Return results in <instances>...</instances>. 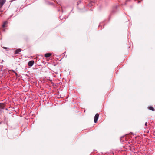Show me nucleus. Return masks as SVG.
<instances>
[{
    "label": "nucleus",
    "instance_id": "1",
    "mask_svg": "<svg viewBox=\"0 0 155 155\" xmlns=\"http://www.w3.org/2000/svg\"><path fill=\"white\" fill-rule=\"evenodd\" d=\"M99 114H98L97 113L96 114V115L94 117V122L95 123H96L99 117Z\"/></svg>",
    "mask_w": 155,
    "mask_h": 155
},
{
    "label": "nucleus",
    "instance_id": "2",
    "mask_svg": "<svg viewBox=\"0 0 155 155\" xmlns=\"http://www.w3.org/2000/svg\"><path fill=\"white\" fill-rule=\"evenodd\" d=\"M6 0H1L0 1V8L2 7L3 5L5 3Z\"/></svg>",
    "mask_w": 155,
    "mask_h": 155
},
{
    "label": "nucleus",
    "instance_id": "3",
    "mask_svg": "<svg viewBox=\"0 0 155 155\" xmlns=\"http://www.w3.org/2000/svg\"><path fill=\"white\" fill-rule=\"evenodd\" d=\"M5 103H0V108L1 109H4L5 107Z\"/></svg>",
    "mask_w": 155,
    "mask_h": 155
},
{
    "label": "nucleus",
    "instance_id": "4",
    "mask_svg": "<svg viewBox=\"0 0 155 155\" xmlns=\"http://www.w3.org/2000/svg\"><path fill=\"white\" fill-rule=\"evenodd\" d=\"M21 51V49L20 48L18 49L15 50V52L14 54H18L19 52H20Z\"/></svg>",
    "mask_w": 155,
    "mask_h": 155
},
{
    "label": "nucleus",
    "instance_id": "5",
    "mask_svg": "<svg viewBox=\"0 0 155 155\" xmlns=\"http://www.w3.org/2000/svg\"><path fill=\"white\" fill-rule=\"evenodd\" d=\"M34 63V61H31L29 62L28 65L29 66L31 67L32 66Z\"/></svg>",
    "mask_w": 155,
    "mask_h": 155
},
{
    "label": "nucleus",
    "instance_id": "6",
    "mask_svg": "<svg viewBox=\"0 0 155 155\" xmlns=\"http://www.w3.org/2000/svg\"><path fill=\"white\" fill-rule=\"evenodd\" d=\"M51 55V54L50 53H46L45 54V56L48 58L50 57Z\"/></svg>",
    "mask_w": 155,
    "mask_h": 155
},
{
    "label": "nucleus",
    "instance_id": "7",
    "mask_svg": "<svg viewBox=\"0 0 155 155\" xmlns=\"http://www.w3.org/2000/svg\"><path fill=\"white\" fill-rule=\"evenodd\" d=\"M8 24V22L7 21H5L2 25V27L3 28H4L5 27L6 25Z\"/></svg>",
    "mask_w": 155,
    "mask_h": 155
},
{
    "label": "nucleus",
    "instance_id": "8",
    "mask_svg": "<svg viewBox=\"0 0 155 155\" xmlns=\"http://www.w3.org/2000/svg\"><path fill=\"white\" fill-rule=\"evenodd\" d=\"M148 108L149 109L153 111H154L155 110L151 106H149L148 107Z\"/></svg>",
    "mask_w": 155,
    "mask_h": 155
},
{
    "label": "nucleus",
    "instance_id": "9",
    "mask_svg": "<svg viewBox=\"0 0 155 155\" xmlns=\"http://www.w3.org/2000/svg\"><path fill=\"white\" fill-rule=\"evenodd\" d=\"M24 41L25 42L27 43L28 42V38H24Z\"/></svg>",
    "mask_w": 155,
    "mask_h": 155
},
{
    "label": "nucleus",
    "instance_id": "10",
    "mask_svg": "<svg viewBox=\"0 0 155 155\" xmlns=\"http://www.w3.org/2000/svg\"><path fill=\"white\" fill-rule=\"evenodd\" d=\"M3 48H4V49H7V47H3Z\"/></svg>",
    "mask_w": 155,
    "mask_h": 155
},
{
    "label": "nucleus",
    "instance_id": "11",
    "mask_svg": "<svg viewBox=\"0 0 155 155\" xmlns=\"http://www.w3.org/2000/svg\"><path fill=\"white\" fill-rule=\"evenodd\" d=\"M147 123L146 122L145 123V125L146 126L147 125Z\"/></svg>",
    "mask_w": 155,
    "mask_h": 155
},
{
    "label": "nucleus",
    "instance_id": "12",
    "mask_svg": "<svg viewBox=\"0 0 155 155\" xmlns=\"http://www.w3.org/2000/svg\"><path fill=\"white\" fill-rule=\"evenodd\" d=\"M130 0H126V2H127V1H130Z\"/></svg>",
    "mask_w": 155,
    "mask_h": 155
},
{
    "label": "nucleus",
    "instance_id": "13",
    "mask_svg": "<svg viewBox=\"0 0 155 155\" xmlns=\"http://www.w3.org/2000/svg\"><path fill=\"white\" fill-rule=\"evenodd\" d=\"M15 73L16 74V75H17V73Z\"/></svg>",
    "mask_w": 155,
    "mask_h": 155
}]
</instances>
